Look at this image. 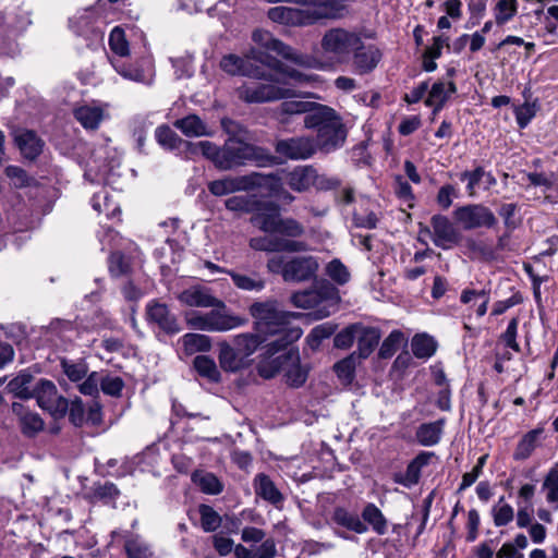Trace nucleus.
<instances>
[{
    "label": "nucleus",
    "mask_w": 558,
    "mask_h": 558,
    "mask_svg": "<svg viewBox=\"0 0 558 558\" xmlns=\"http://www.w3.org/2000/svg\"><path fill=\"white\" fill-rule=\"evenodd\" d=\"M300 114H305L304 126L316 131L314 145H317V150L330 154L344 145L348 129L341 116L331 107L314 101L284 100L274 111V118L284 126Z\"/></svg>",
    "instance_id": "1"
},
{
    "label": "nucleus",
    "mask_w": 558,
    "mask_h": 558,
    "mask_svg": "<svg viewBox=\"0 0 558 558\" xmlns=\"http://www.w3.org/2000/svg\"><path fill=\"white\" fill-rule=\"evenodd\" d=\"M248 313L254 319V329L258 333L277 336L265 347L266 353H280L281 350L298 341L303 333L300 327L291 326V320L298 317V314L284 311L276 300L254 302L250 305Z\"/></svg>",
    "instance_id": "2"
},
{
    "label": "nucleus",
    "mask_w": 558,
    "mask_h": 558,
    "mask_svg": "<svg viewBox=\"0 0 558 558\" xmlns=\"http://www.w3.org/2000/svg\"><path fill=\"white\" fill-rule=\"evenodd\" d=\"M281 354L264 352L257 364V373L265 379H271L279 373L283 374L284 383L291 388L302 387L308 377L310 367L301 363L299 349L290 347L281 350Z\"/></svg>",
    "instance_id": "3"
},
{
    "label": "nucleus",
    "mask_w": 558,
    "mask_h": 558,
    "mask_svg": "<svg viewBox=\"0 0 558 558\" xmlns=\"http://www.w3.org/2000/svg\"><path fill=\"white\" fill-rule=\"evenodd\" d=\"M251 59L256 60L263 64H266L269 68L276 69L295 81L300 82L303 80V74L301 72L293 69L288 71L280 61H278L277 59L272 58L264 51L255 49H252L251 52L246 54L245 58H241L235 54H227L221 59L220 66L225 72L231 75L242 74L256 80L277 82V80L271 75V73H267L259 66L254 68L252 64H250Z\"/></svg>",
    "instance_id": "4"
},
{
    "label": "nucleus",
    "mask_w": 558,
    "mask_h": 558,
    "mask_svg": "<svg viewBox=\"0 0 558 558\" xmlns=\"http://www.w3.org/2000/svg\"><path fill=\"white\" fill-rule=\"evenodd\" d=\"M220 170L228 171L247 163L257 167L279 166L280 160L267 148L246 143L238 137H229L222 145Z\"/></svg>",
    "instance_id": "5"
},
{
    "label": "nucleus",
    "mask_w": 558,
    "mask_h": 558,
    "mask_svg": "<svg viewBox=\"0 0 558 558\" xmlns=\"http://www.w3.org/2000/svg\"><path fill=\"white\" fill-rule=\"evenodd\" d=\"M271 75L277 80V83H280V80L276 75ZM267 82L268 83L245 82L235 89L236 97L247 105H253L271 102L294 96L293 89L272 84L276 83V81Z\"/></svg>",
    "instance_id": "6"
},
{
    "label": "nucleus",
    "mask_w": 558,
    "mask_h": 558,
    "mask_svg": "<svg viewBox=\"0 0 558 558\" xmlns=\"http://www.w3.org/2000/svg\"><path fill=\"white\" fill-rule=\"evenodd\" d=\"M361 45L357 33L341 27L326 31L320 40L323 51L338 61L347 60Z\"/></svg>",
    "instance_id": "7"
},
{
    "label": "nucleus",
    "mask_w": 558,
    "mask_h": 558,
    "mask_svg": "<svg viewBox=\"0 0 558 558\" xmlns=\"http://www.w3.org/2000/svg\"><path fill=\"white\" fill-rule=\"evenodd\" d=\"M252 38L254 43L265 48L266 50L274 51L282 58L290 60L299 65L313 69H323V63L313 57L296 52L290 46L283 44L281 40L274 38L272 35L264 29H256L253 32Z\"/></svg>",
    "instance_id": "8"
},
{
    "label": "nucleus",
    "mask_w": 558,
    "mask_h": 558,
    "mask_svg": "<svg viewBox=\"0 0 558 558\" xmlns=\"http://www.w3.org/2000/svg\"><path fill=\"white\" fill-rule=\"evenodd\" d=\"M274 149L282 165L286 160H306L317 153L314 138L306 135L276 140Z\"/></svg>",
    "instance_id": "9"
},
{
    "label": "nucleus",
    "mask_w": 558,
    "mask_h": 558,
    "mask_svg": "<svg viewBox=\"0 0 558 558\" xmlns=\"http://www.w3.org/2000/svg\"><path fill=\"white\" fill-rule=\"evenodd\" d=\"M33 398L53 417L61 418L66 415L69 400L58 393L57 386L51 380L41 378L34 387Z\"/></svg>",
    "instance_id": "10"
},
{
    "label": "nucleus",
    "mask_w": 558,
    "mask_h": 558,
    "mask_svg": "<svg viewBox=\"0 0 558 558\" xmlns=\"http://www.w3.org/2000/svg\"><path fill=\"white\" fill-rule=\"evenodd\" d=\"M453 217L464 230L478 228L492 229L498 223L495 214L483 204L460 206L454 209Z\"/></svg>",
    "instance_id": "11"
},
{
    "label": "nucleus",
    "mask_w": 558,
    "mask_h": 558,
    "mask_svg": "<svg viewBox=\"0 0 558 558\" xmlns=\"http://www.w3.org/2000/svg\"><path fill=\"white\" fill-rule=\"evenodd\" d=\"M262 173L251 172L245 175H227L208 182L207 189L215 196H226L235 192H247L258 189L262 183Z\"/></svg>",
    "instance_id": "12"
},
{
    "label": "nucleus",
    "mask_w": 558,
    "mask_h": 558,
    "mask_svg": "<svg viewBox=\"0 0 558 558\" xmlns=\"http://www.w3.org/2000/svg\"><path fill=\"white\" fill-rule=\"evenodd\" d=\"M290 300L295 307L306 310L319 306L324 302L336 305L339 301V295L336 287L325 282L314 289L295 292L291 295Z\"/></svg>",
    "instance_id": "13"
},
{
    "label": "nucleus",
    "mask_w": 558,
    "mask_h": 558,
    "mask_svg": "<svg viewBox=\"0 0 558 558\" xmlns=\"http://www.w3.org/2000/svg\"><path fill=\"white\" fill-rule=\"evenodd\" d=\"M318 9H296L289 7H275L269 9L268 17L276 23L292 26L310 25L316 20L326 16V13Z\"/></svg>",
    "instance_id": "14"
},
{
    "label": "nucleus",
    "mask_w": 558,
    "mask_h": 558,
    "mask_svg": "<svg viewBox=\"0 0 558 558\" xmlns=\"http://www.w3.org/2000/svg\"><path fill=\"white\" fill-rule=\"evenodd\" d=\"M145 316L148 324L157 326L166 335L173 336L182 330L177 315L167 304L157 300L147 303Z\"/></svg>",
    "instance_id": "15"
},
{
    "label": "nucleus",
    "mask_w": 558,
    "mask_h": 558,
    "mask_svg": "<svg viewBox=\"0 0 558 558\" xmlns=\"http://www.w3.org/2000/svg\"><path fill=\"white\" fill-rule=\"evenodd\" d=\"M433 228V243L442 250H450L462 240V233L452 221L444 215L437 214L430 218Z\"/></svg>",
    "instance_id": "16"
},
{
    "label": "nucleus",
    "mask_w": 558,
    "mask_h": 558,
    "mask_svg": "<svg viewBox=\"0 0 558 558\" xmlns=\"http://www.w3.org/2000/svg\"><path fill=\"white\" fill-rule=\"evenodd\" d=\"M318 260L311 255L295 256L287 260L283 280L287 282H304L316 277Z\"/></svg>",
    "instance_id": "17"
},
{
    "label": "nucleus",
    "mask_w": 558,
    "mask_h": 558,
    "mask_svg": "<svg viewBox=\"0 0 558 558\" xmlns=\"http://www.w3.org/2000/svg\"><path fill=\"white\" fill-rule=\"evenodd\" d=\"M280 218V207L278 204L257 199L251 222L266 233H275Z\"/></svg>",
    "instance_id": "18"
},
{
    "label": "nucleus",
    "mask_w": 558,
    "mask_h": 558,
    "mask_svg": "<svg viewBox=\"0 0 558 558\" xmlns=\"http://www.w3.org/2000/svg\"><path fill=\"white\" fill-rule=\"evenodd\" d=\"M177 299L181 304L190 307L223 306V301L216 298L209 288L199 284L184 289Z\"/></svg>",
    "instance_id": "19"
},
{
    "label": "nucleus",
    "mask_w": 558,
    "mask_h": 558,
    "mask_svg": "<svg viewBox=\"0 0 558 558\" xmlns=\"http://www.w3.org/2000/svg\"><path fill=\"white\" fill-rule=\"evenodd\" d=\"M211 307L208 312L209 331H227L246 323L245 318L231 314L225 303L223 306Z\"/></svg>",
    "instance_id": "20"
},
{
    "label": "nucleus",
    "mask_w": 558,
    "mask_h": 558,
    "mask_svg": "<svg viewBox=\"0 0 558 558\" xmlns=\"http://www.w3.org/2000/svg\"><path fill=\"white\" fill-rule=\"evenodd\" d=\"M434 457L433 452L418 453L407 466L404 473L398 472L393 474V482L407 488L415 486L421 477V470L429 463L430 458Z\"/></svg>",
    "instance_id": "21"
},
{
    "label": "nucleus",
    "mask_w": 558,
    "mask_h": 558,
    "mask_svg": "<svg viewBox=\"0 0 558 558\" xmlns=\"http://www.w3.org/2000/svg\"><path fill=\"white\" fill-rule=\"evenodd\" d=\"M14 142L22 156L28 160H35L44 148V141L32 130H17L14 133Z\"/></svg>",
    "instance_id": "22"
},
{
    "label": "nucleus",
    "mask_w": 558,
    "mask_h": 558,
    "mask_svg": "<svg viewBox=\"0 0 558 558\" xmlns=\"http://www.w3.org/2000/svg\"><path fill=\"white\" fill-rule=\"evenodd\" d=\"M256 496L275 507H280L284 500L283 494L276 486L274 481L265 473H258L253 481Z\"/></svg>",
    "instance_id": "23"
},
{
    "label": "nucleus",
    "mask_w": 558,
    "mask_h": 558,
    "mask_svg": "<svg viewBox=\"0 0 558 558\" xmlns=\"http://www.w3.org/2000/svg\"><path fill=\"white\" fill-rule=\"evenodd\" d=\"M12 412L19 418L22 433L27 437H34L44 429L45 423L39 414L28 411L22 403L13 402Z\"/></svg>",
    "instance_id": "24"
},
{
    "label": "nucleus",
    "mask_w": 558,
    "mask_h": 558,
    "mask_svg": "<svg viewBox=\"0 0 558 558\" xmlns=\"http://www.w3.org/2000/svg\"><path fill=\"white\" fill-rule=\"evenodd\" d=\"M381 338V332L377 327L364 326L359 329L356 336L357 348L352 353L361 361L366 360L376 349Z\"/></svg>",
    "instance_id": "25"
},
{
    "label": "nucleus",
    "mask_w": 558,
    "mask_h": 558,
    "mask_svg": "<svg viewBox=\"0 0 558 558\" xmlns=\"http://www.w3.org/2000/svg\"><path fill=\"white\" fill-rule=\"evenodd\" d=\"M316 179V168L312 165L296 166L287 173V184L294 192L308 191Z\"/></svg>",
    "instance_id": "26"
},
{
    "label": "nucleus",
    "mask_w": 558,
    "mask_h": 558,
    "mask_svg": "<svg viewBox=\"0 0 558 558\" xmlns=\"http://www.w3.org/2000/svg\"><path fill=\"white\" fill-rule=\"evenodd\" d=\"M353 63L360 74L373 71L381 59L380 50L375 46L364 47L363 44L353 52Z\"/></svg>",
    "instance_id": "27"
},
{
    "label": "nucleus",
    "mask_w": 558,
    "mask_h": 558,
    "mask_svg": "<svg viewBox=\"0 0 558 558\" xmlns=\"http://www.w3.org/2000/svg\"><path fill=\"white\" fill-rule=\"evenodd\" d=\"M456 93L457 85L453 81H449L447 86L441 81L435 82L428 93L425 105L434 107L433 112L436 114L444 108L446 101L451 97V95Z\"/></svg>",
    "instance_id": "28"
},
{
    "label": "nucleus",
    "mask_w": 558,
    "mask_h": 558,
    "mask_svg": "<svg viewBox=\"0 0 558 558\" xmlns=\"http://www.w3.org/2000/svg\"><path fill=\"white\" fill-rule=\"evenodd\" d=\"M218 359L221 368L226 372L234 373L246 367L248 364L239 350L227 342L220 343Z\"/></svg>",
    "instance_id": "29"
},
{
    "label": "nucleus",
    "mask_w": 558,
    "mask_h": 558,
    "mask_svg": "<svg viewBox=\"0 0 558 558\" xmlns=\"http://www.w3.org/2000/svg\"><path fill=\"white\" fill-rule=\"evenodd\" d=\"M445 418H439L435 422L424 423L416 429V439L422 446L430 447L440 441Z\"/></svg>",
    "instance_id": "30"
},
{
    "label": "nucleus",
    "mask_w": 558,
    "mask_h": 558,
    "mask_svg": "<svg viewBox=\"0 0 558 558\" xmlns=\"http://www.w3.org/2000/svg\"><path fill=\"white\" fill-rule=\"evenodd\" d=\"M33 380L34 376L31 373L23 371L8 383L5 389L9 393H12L13 397L31 399L33 398L34 391Z\"/></svg>",
    "instance_id": "31"
},
{
    "label": "nucleus",
    "mask_w": 558,
    "mask_h": 558,
    "mask_svg": "<svg viewBox=\"0 0 558 558\" xmlns=\"http://www.w3.org/2000/svg\"><path fill=\"white\" fill-rule=\"evenodd\" d=\"M332 520L336 524L357 534H363L367 531V525L356 513L350 512L342 507H337L333 510Z\"/></svg>",
    "instance_id": "32"
},
{
    "label": "nucleus",
    "mask_w": 558,
    "mask_h": 558,
    "mask_svg": "<svg viewBox=\"0 0 558 558\" xmlns=\"http://www.w3.org/2000/svg\"><path fill=\"white\" fill-rule=\"evenodd\" d=\"M262 177L259 180L262 184L258 187H267L274 196L286 205H290L295 201V196L283 187L281 178L278 174L262 173Z\"/></svg>",
    "instance_id": "33"
},
{
    "label": "nucleus",
    "mask_w": 558,
    "mask_h": 558,
    "mask_svg": "<svg viewBox=\"0 0 558 558\" xmlns=\"http://www.w3.org/2000/svg\"><path fill=\"white\" fill-rule=\"evenodd\" d=\"M155 138L157 143L166 150H178L184 147L186 151V143L181 138L169 125L162 124L155 130Z\"/></svg>",
    "instance_id": "34"
},
{
    "label": "nucleus",
    "mask_w": 558,
    "mask_h": 558,
    "mask_svg": "<svg viewBox=\"0 0 558 558\" xmlns=\"http://www.w3.org/2000/svg\"><path fill=\"white\" fill-rule=\"evenodd\" d=\"M173 125L189 137L209 135L207 125L196 114H189L182 119H178L174 121Z\"/></svg>",
    "instance_id": "35"
},
{
    "label": "nucleus",
    "mask_w": 558,
    "mask_h": 558,
    "mask_svg": "<svg viewBox=\"0 0 558 558\" xmlns=\"http://www.w3.org/2000/svg\"><path fill=\"white\" fill-rule=\"evenodd\" d=\"M186 153L191 155L201 153L220 170L219 160H221L222 146H217L215 143L209 141H202L198 143L189 142L186 143Z\"/></svg>",
    "instance_id": "36"
},
{
    "label": "nucleus",
    "mask_w": 558,
    "mask_h": 558,
    "mask_svg": "<svg viewBox=\"0 0 558 558\" xmlns=\"http://www.w3.org/2000/svg\"><path fill=\"white\" fill-rule=\"evenodd\" d=\"M266 341L264 335L258 333H240L233 338V345L239 350V352L244 356V359H248L257 348Z\"/></svg>",
    "instance_id": "37"
},
{
    "label": "nucleus",
    "mask_w": 558,
    "mask_h": 558,
    "mask_svg": "<svg viewBox=\"0 0 558 558\" xmlns=\"http://www.w3.org/2000/svg\"><path fill=\"white\" fill-rule=\"evenodd\" d=\"M543 433V427H537L527 432L517 445L513 453L514 460L522 461L527 459L536 448L537 441Z\"/></svg>",
    "instance_id": "38"
},
{
    "label": "nucleus",
    "mask_w": 558,
    "mask_h": 558,
    "mask_svg": "<svg viewBox=\"0 0 558 558\" xmlns=\"http://www.w3.org/2000/svg\"><path fill=\"white\" fill-rule=\"evenodd\" d=\"M192 481L199 489L208 495H218L223 490V484L210 472L195 471Z\"/></svg>",
    "instance_id": "39"
},
{
    "label": "nucleus",
    "mask_w": 558,
    "mask_h": 558,
    "mask_svg": "<svg viewBox=\"0 0 558 558\" xmlns=\"http://www.w3.org/2000/svg\"><path fill=\"white\" fill-rule=\"evenodd\" d=\"M74 117L83 128L96 130L104 119V110L99 107L82 106L74 110Z\"/></svg>",
    "instance_id": "40"
},
{
    "label": "nucleus",
    "mask_w": 558,
    "mask_h": 558,
    "mask_svg": "<svg viewBox=\"0 0 558 558\" xmlns=\"http://www.w3.org/2000/svg\"><path fill=\"white\" fill-rule=\"evenodd\" d=\"M193 366L197 374L210 383H219L221 379L220 372L215 361L207 355H197L193 361Z\"/></svg>",
    "instance_id": "41"
},
{
    "label": "nucleus",
    "mask_w": 558,
    "mask_h": 558,
    "mask_svg": "<svg viewBox=\"0 0 558 558\" xmlns=\"http://www.w3.org/2000/svg\"><path fill=\"white\" fill-rule=\"evenodd\" d=\"M361 362L362 361L357 356H355V354L350 353L348 356L337 362L333 365V369L339 379L342 383L349 385L354 380L356 366Z\"/></svg>",
    "instance_id": "42"
},
{
    "label": "nucleus",
    "mask_w": 558,
    "mask_h": 558,
    "mask_svg": "<svg viewBox=\"0 0 558 558\" xmlns=\"http://www.w3.org/2000/svg\"><path fill=\"white\" fill-rule=\"evenodd\" d=\"M232 279L234 286L245 291H260L265 288V280L256 272L252 276L242 275L234 270L226 271Z\"/></svg>",
    "instance_id": "43"
},
{
    "label": "nucleus",
    "mask_w": 558,
    "mask_h": 558,
    "mask_svg": "<svg viewBox=\"0 0 558 558\" xmlns=\"http://www.w3.org/2000/svg\"><path fill=\"white\" fill-rule=\"evenodd\" d=\"M362 518L378 535L387 532V520L376 505L367 504L362 511Z\"/></svg>",
    "instance_id": "44"
},
{
    "label": "nucleus",
    "mask_w": 558,
    "mask_h": 558,
    "mask_svg": "<svg viewBox=\"0 0 558 558\" xmlns=\"http://www.w3.org/2000/svg\"><path fill=\"white\" fill-rule=\"evenodd\" d=\"M185 354L192 355L197 352H207L211 348L208 336L201 333H185L181 340Z\"/></svg>",
    "instance_id": "45"
},
{
    "label": "nucleus",
    "mask_w": 558,
    "mask_h": 558,
    "mask_svg": "<svg viewBox=\"0 0 558 558\" xmlns=\"http://www.w3.org/2000/svg\"><path fill=\"white\" fill-rule=\"evenodd\" d=\"M60 366L62 372L73 383L81 381L88 373V365L84 360L73 361L66 357H61Z\"/></svg>",
    "instance_id": "46"
},
{
    "label": "nucleus",
    "mask_w": 558,
    "mask_h": 558,
    "mask_svg": "<svg viewBox=\"0 0 558 558\" xmlns=\"http://www.w3.org/2000/svg\"><path fill=\"white\" fill-rule=\"evenodd\" d=\"M411 348L417 359H428L436 352L437 343L430 336L416 335L412 339Z\"/></svg>",
    "instance_id": "47"
},
{
    "label": "nucleus",
    "mask_w": 558,
    "mask_h": 558,
    "mask_svg": "<svg viewBox=\"0 0 558 558\" xmlns=\"http://www.w3.org/2000/svg\"><path fill=\"white\" fill-rule=\"evenodd\" d=\"M361 328L362 323H354L344 327L341 331L335 335L333 347L340 350L350 349L353 345L354 341L356 340L359 329Z\"/></svg>",
    "instance_id": "48"
},
{
    "label": "nucleus",
    "mask_w": 558,
    "mask_h": 558,
    "mask_svg": "<svg viewBox=\"0 0 558 558\" xmlns=\"http://www.w3.org/2000/svg\"><path fill=\"white\" fill-rule=\"evenodd\" d=\"M403 341L404 336L400 330L391 331L383 341L378 351V357L383 360L390 359L398 351Z\"/></svg>",
    "instance_id": "49"
},
{
    "label": "nucleus",
    "mask_w": 558,
    "mask_h": 558,
    "mask_svg": "<svg viewBox=\"0 0 558 558\" xmlns=\"http://www.w3.org/2000/svg\"><path fill=\"white\" fill-rule=\"evenodd\" d=\"M338 326L331 322H327L314 327L307 336V342L311 348L316 349L320 345L322 341L331 337Z\"/></svg>",
    "instance_id": "50"
},
{
    "label": "nucleus",
    "mask_w": 558,
    "mask_h": 558,
    "mask_svg": "<svg viewBox=\"0 0 558 558\" xmlns=\"http://www.w3.org/2000/svg\"><path fill=\"white\" fill-rule=\"evenodd\" d=\"M124 549L129 558H150L149 546L140 536H130L125 539Z\"/></svg>",
    "instance_id": "51"
},
{
    "label": "nucleus",
    "mask_w": 558,
    "mask_h": 558,
    "mask_svg": "<svg viewBox=\"0 0 558 558\" xmlns=\"http://www.w3.org/2000/svg\"><path fill=\"white\" fill-rule=\"evenodd\" d=\"M257 198L255 196L239 195L226 199L225 206L231 211L253 213L256 207Z\"/></svg>",
    "instance_id": "52"
},
{
    "label": "nucleus",
    "mask_w": 558,
    "mask_h": 558,
    "mask_svg": "<svg viewBox=\"0 0 558 558\" xmlns=\"http://www.w3.org/2000/svg\"><path fill=\"white\" fill-rule=\"evenodd\" d=\"M518 10L517 0H498L495 5V21L497 25H504L510 21Z\"/></svg>",
    "instance_id": "53"
},
{
    "label": "nucleus",
    "mask_w": 558,
    "mask_h": 558,
    "mask_svg": "<svg viewBox=\"0 0 558 558\" xmlns=\"http://www.w3.org/2000/svg\"><path fill=\"white\" fill-rule=\"evenodd\" d=\"M504 500L505 497H500L498 502L492 509L494 524L498 527L507 525L514 518L513 508L508 504H504Z\"/></svg>",
    "instance_id": "54"
},
{
    "label": "nucleus",
    "mask_w": 558,
    "mask_h": 558,
    "mask_svg": "<svg viewBox=\"0 0 558 558\" xmlns=\"http://www.w3.org/2000/svg\"><path fill=\"white\" fill-rule=\"evenodd\" d=\"M201 524L205 532H214L221 525V517L213 507L201 505L198 508Z\"/></svg>",
    "instance_id": "55"
},
{
    "label": "nucleus",
    "mask_w": 558,
    "mask_h": 558,
    "mask_svg": "<svg viewBox=\"0 0 558 558\" xmlns=\"http://www.w3.org/2000/svg\"><path fill=\"white\" fill-rule=\"evenodd\" d=\"M326 274L336 283L343 286L349 282L351 275L347 266L338 258L332 259L326 267Z\"/></svg>",
    "instance_id": "56"
},
{
    "label": "nucleus",
    "mask_w": 558,
    "mask_h": 558,
    "mask_svg": "<svg viewBox=\"0 0 558 558\" xmlns=\"http://www.w3.org/2000/svg\"><path fill=\"white\" fill-rule=\"evenodd\" d=\"M110 49L120 57H126L130 53L129 43L125 38L124 31L116 26L109 36Z\"/></svg>",
    "instance_id": "57"
},
{
    "label": "nucleus",
    "mask_w": 558,
    "mask_h": 558,
    "mask_svg": "<svg viewBox=\"0 0 558 558\" xmlns=\"http://www.w3.org/2000/svg\"><path fill=\"white\" fill-rule=\"evenodd\" d=\"M275 233H279L288 238H300L305 233V228L294 218L281 217Z\"/></svg>",
    "instance_id": "58"
},
{
    "label": "nucleus",
    "mask_w": 558,
    "mask_h": 558,
    "mask_svg": "<svg viewBox=\"0 0 558 558\" xmlns=\"http://www.w3.org/2000/svg\"><path fill=\"white\" fill-rule=\"evenodd\" d=\"M109 271L113 277L125 276L131 271V263L121 252H113L109 256Z\"/></svg>",
    "instance_id": "59"
},
{
    "label": "nucleus",
    "mask_w": 558,
    "mask_h": 558,
    "mask_svg": "<svg viewBox=\"0 0 558 558\" xmlns=\"http://www.w3.org/2000/svg\"><path fill=\"white\" fill-rule=\"evenodd\" d=\"M100 388L105 395L120 397L124 388V381L119 376L100 375Z\"/></svg>",
    "instance_id": "60"
},
{
    "label": "nucleus",
    "mask_w": 558,
    "mask_h": 558,
    "mask_svg": "<svg viewBox=\"0 0 558 558\" xmlns=\"http://www.w3.org/2000/svg\"><path fill=\"white\" fill-rule=\"evenodd\" d=\"M69 421L75 426L81 427L85 423L86 409L80 397H75L69 402Z\"/></svg>",
    "instance_id": "61"
},
{
    "label": "nucleus",
    "mask_w": 558,
    "mask_h": 558,
    "mask_svg": "<svg viewBox=\"0 0 558 558\" xmlns=\"http://www.w3.org/2000/svg\"><path fill=\"white\" fill-rule=\"evenodd\" d=\"M116 71L126 80L138 82V83H147L144 71L133 64H126L123 62L113 63Z\"/></svg>",
    "instance_id": "62"
},
{
    "label": "nucleus",
    "mask_w": 558,
    "mask_h": 558,
    "mask_svg": "<svg viewBox=\"0 0 558 558\" xmlns=\"http://www.w3.org/2000/svg\"><path fill=\"white\" fill-rule=\"evenodd\" d=\"M543 488L547 489L546 499L548 502L558 501V463L548 471Z\"/></svg>",
    "instance_id": "63"
},
{
    "label": "nucleus",
    "mask_w": 558,
    "mask_h": 558,
    "mask_svg": "<svg viewBox=\"0 0 558 558\" xmlns=\"http://www.w3.org/2000/svg\"><path fill=\"white\" fill-rule=\"evenodd\" d=\"M5 174L10 179L11 184L16 189L28 186L32 178L27 172L16 166H9L5 168Z\"/></svg>",
    "instance_id": "64"
}]
</instances>
